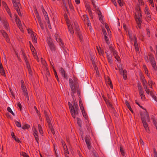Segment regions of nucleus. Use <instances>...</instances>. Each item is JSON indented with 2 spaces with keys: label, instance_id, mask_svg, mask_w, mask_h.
Returning a JSON list of instances; mask_svg holds the SVG:
<instances>
[{
  "label": "nucleus",
  "instance_id": "60",
  "mask_svg": "<svg viewBox=\"0 0 157 157\" xmlns=\"http://www.w3.org/2000/svg\"><path fill=\"white\" fill-rule=\"evenodd\" d=\"M94 57H91V60L92 61V63H93V65L94 66H95V64L94 62Z\"/></svg>",
  "mask_w": 157,
  "mask_h": 157
},
{
  "label": "nucleus",
  "instance_id": "20",
  "mask_svg": "<svg viewBox=\"0 0 157 157\" xmlns=\"http://www.w3.org/2000/svg\"><path fill=\"white\" fill-rule=\"evenodd\" d=\"M139 90L140 95L141 98V99L143 100H144L145 99V97L141 87L139 86Z\"/></svg>",
  "mask_w": 157,
  "mask_h": 157
},
{
  "label": "nucleus",
  "instance_id": "22",
  "mask_svg": "<svg viewBox=\"0 0 157 157\" xmlns=\"http://www.w3.org/2000/svg\"><path fill=\"white\" fill-rule=\"evenodd\" d=\"M35 13L36 14V17L38 19L39 23L40 24V26L41 28L42 29H44V27L43 24L41 23V22L40 17L39 16V15L38 13V12H37V11L36 10V11Z\"/></svg>",
  "mask_w": 157,
  "mask_h": 157
},
{
  "label": "nucleus",
  "instance_id": "64",
  "mask_svg": "<svg viewBox=\"0 0 157 157\" xmlns=\"http://www.w3.org/2000/svg\"><path fill=\"white\" fill-rule=\"evenodd\" d=\"M153 157H157V153L155 151H154V155Z\"/></svg>",
  "mask_w": 157,
  "mask_h": 157
},
{
  "label": "nucleus",
  "instance_id": "51",
  "mask_svg": "<svg viewBox=\"0 0 157 157\" xmlns=\"http://www.w3.org/2000/svg\"><path fill=\"white\" fill-rule=\"evenodd\" d=\"M117 2L121 6H123V4L121 0H117Z\"/></svg>",
  "mask_w": 157,
  "mask_h": 157
},
{
  "label": "nucleus",
  "instance_id": "33",
  "mask_svg": "<svg viewBox=\"0 0 157 157\" xmlns=\"http://www.w3.org/2000/svg\"><path fill=\"white\" fill-rule=\"evenodd\" d=\"M85 140L86 144L88 148L90 149L91 147V146L90 145V142L89 140H87V139H86Z\"/></svg>",
  "mask_w": 157,
  "mask_h": 157
},
{
  "label": "nucleus",
  "instance_id": "3",
  "mask_svg": "<svg viewBox=\"0 0 157 157\" xmlns=\"http://www.w3.org/2000/svg\"><path fill=\"white\" fill-rule=\"evenodd\" d=\"M48 111L47 113L45 111L44 114L46 116L47 121L49 127V129L48 130V133L54 134L55 132L52 127V125L51 124V120L50 118L49 117L50 113Z\"/></svg>",
  "mask_w": 157,
  "mask_h": 157
},
{
  "label": "nucleus",
  "instance_id": "29",
  "mask_svg": "<svg viewBox=\"0 0 157 157\" xmlns=\"http://www.w3.org/2000/svg\"><path fill=\"white\" fill-rule=\"evenodd\" d=\"M134 45L135 46V48L136 51H139V48L138 46V44L137 43L136 41V37H134Z\"/></svg>",
  "mask_w": 157,
  "mask_h": 157
},
{
  "label": "nucleus",
  "instance_id": "16",
  "mask_svg": "<svg viewBox=\"0 0 157 157\" xmlns=\"http://www.w3.org/2000/svg\"><path fill=\"white\" fill-rule=\"evenodd\" d=\"M33 133L34 136L35 140L37 143H38L39 140L38 132L35 127H33Z\"/></svg>",
  "mask_w": 157,
  "mask_h": 157
},
{
  "label": "nucleus",
  "instance_id": "4",
  "mask_svg": "<svg viewBox=\"0 0 157 157\" xmlns=\"http://www.w3.org/2000/svg\"><path fill=\"white\" fill-rule=\"evenodd\" d=\"M140 115L142 121V118L143 117L145 121L147 122H149L150 121L149 115L147 111L145 109H144L143 111L141 112Z\"/></svg>",
  "mask_w": 157,
  "mask_h": 157
},
{
  "label": "nucleus",
  "instance_id": "49",
  "mask_svg": "<svg viewBox=\"0 0 157 157\" xmlns=\"http://www.w3.org/2000/svg\"><path fill=\"white\" fill-rule=\"evenodd\" d=\"M30 127L29 125H25L24 126L22 127V128L24 130H25V129H28Z\"/></svg>",
  "mask_w": 157,
  "mask_h": 157
},
{
  "label": "nucleus",
  "instance_id": "1",
  "mask_svg": "<svg viewBox=\"0 0 157 157\" xmlns=\"http://www.w3.org/2000/svg\"><path fill=\"white\" fill-rule=\"evenodd\" d=\"M135 16L136 21L138 25V27L139 28H140L141 27L140 24L142 22V15L141 11L139 7H138L136 9Z\"/></svg>",
  "mask_w": 157,
  "mask_h": 157
},
{
  "label": "nucleus",
  "instance_id": "44",
  "mask_svg": "<svg viewBox=\"0 0 157 157\" xmlns=\"http://www.w3.org/2000/svg\"><path fill=\"white\" fill-rule=\"evenodd\" d=\"M144 88H145V91L148 94H150L151 95V91L149 90L147 88V86H146Z\"/></svg>",
  "mask_w": 157,
  "mask_h": 157
},
{
  "label": "nucleus",
  "instance_id": "31",
  "mask_svg": "<svg viewBox=\"0 0 157 157\" xmlns=\"http://www.w3.org/2000/svg\"><path fill=\"white\" fill-rule=\"evenodd\" d=\"M38 130L40 134L42 136H43V131L42 128L40 124L38 125Z\"/></svg>",
  "mask_w": 157,
  "mask_h": 157
},
{
  "label": "nucleus",
  "instance_id": "54",
  "mask_svg": "<svg viewBox=\"0 0 157 157\" xmlns=\"http://www.w3.org/2000/svg\"><path fill=\"white\" fill-rule=\"evenodd\" d=\"M86 8L88 10L89 12H91L90 9V6L87 5H86Z\"/></svg>",
  "mask_w": 157,
  "mask_h": 157
},
{
  "label": "nucleus",
  "instance_id": "13",
  "mask_svg": "<svg viewBox=\"0 0 157 157\" xmlns=\"http://www.w3.org/2000/svg\"><path fill=\"white\" fill-rule=\"evenodd\" d=\"M13 4L15 9L17 12L18 14L19 15V16H21V13L20 12V11L19 10V6L20 5V3H19V2H18L17 1H14L13 2Z\"/></svg>",
  "mask_w": 157,
  "mask_h": 157
},
{
  "label": "nucleus",
  "instance_id": "23",
  "mask_svg": "<svg viewBox=\"0 0 157 157\" xmlns=\"http://www.w3.org/2000/svg\"><path fill=\"white\" fill-rule=\"evenodd\" d=\"M146 121H145L144 118H142V123L143 126L147 132H148L149 131V128L148 127L147 124V123Z\"/></svg>",
  "mask_w": 157,
  "mask_h": 157
},
{
  "label": "nucleus",
  "instance_id": "30",
  "mask_svg": "<svg viewBox=\"0 0 157 157\" xmlns=\"http://www.w3.org/2000/svg\"><path fill=\"white\" fill-rule=\"evenodd\" d=\"M3 23L5 28L6 29H8V24L7 22V21L5 20H4L3 21Z\"/></svg>",
  "mask_w": 157,
  "mask_h": 157
},
{
  "label": "nucleus",
  "instance_id": "36",
  "mask_svg": "<svg viewBox=\"0 0 157 157\" xmlns=\"http://www.w3.org/2000/svg\"><path fill=\"white\" fill-rule=\"evenodd\" d=\"M20 155L23 157H29V155L25 152H21L20 153Z\"/></svg>",
  "mask_w": 157,
  "mask_h": 157
},
{
  "label": "nucleus",
  "instance_id": "55",
  "mask_svg": "<svg viewBox=\"0 0 157 157\" xmlns=\"http://www.w3.org/2000/svg\"><path fill=\"white\" fill-rule=\"evenodd\" d=\"M63 2V3L65 4L66 6V3L67 2L69 1L70 0H62Z\"/></svg>",
  "mask_w": 157,
  "mask_h": 157
},
{
  "label": "nucleus",
  "instance_id": "21",
  "mask_svg": "<svg viewBox=\"0 0 157 157\" xmlns=\"http://www.w3.org/2000/svg\"><path fill=\"white\" fill-rule=\"evenodd\" d=\"M2 4L4 6L5 10H6L7 12L8 13V14L9 15L10 17H12V16L11 13L10 12V10L7 6L6 3L4 2H2Z\"/></svg>",
  "mask_w": 157,
  "mask_h": 157
},
{
  "label": "nucleus",
  "instance_id": "2",
  "mask_svg": "<svg viewBox=\"0 0 157 157\" xmlns=\"http://www.w3.org/2000/svg\"><path fill=\"white\" fill-rule=\"evenodd\" d=\"M69 105L71 115L74 118H75L76 115L78 113V104L77 103L75 102L74 106H73L69 102Z\"/></svg>",
  "mask_w": 157,
  "mask_h": 157
},
{
  "label": "nucleus",
  "instance_id": "63",
  "mask_svg": "<svg viewBox=\"0 0 157 157\" xmlns=\"http://www.w3.org/2000/svg\"><path fill=\"white\" fill-rule=\"evenodd\" d=\"M56 40L58 42H61V40L59 38H56Z\"/></svg>",
  "mask_w": 157,
  "mask_h": 157
},
{
  "label": "nucleus",
  "instance_id": "18",
  "mask_svg": "<svg viewBox=\"0 0 157 157\" xmlns=\"http://www.w3.org/2000/svg\"><path fill=\"white\" fill-rule=\"evenodd\" d=\"M120 74L123 75L124 79L126 80L127 78V72L125 70H123L122 68L120 69Z\"/></svg>",
  "mask_w": 157,
  "mask_h": 157
},
{
  "label": "nucleus",
  "instance_id": "10",
  "mask_svg": "<svg viewBox=\"0 0 157 157\" xmlns=\"http://www.w3.org/2000/svg\"><path fill=\"white\" fill-rule=\"evenodd\" d=\"M23 82H24L22 80L21 81V89L22 90L23 94L27 98V100H29V98L28 94L27 92V90L25 86H24L23 84Z\"/></svg>",
  "mask_w": 157,
  "mask_h": 157
},
{
  "label": "nucleus",
  "instance_id": "48",
  "mask_svg": "<svg viewBox=\"0 0 157 157\" xmlns=\"http://www.w3.org/2000/svg\"><path fill=\"white\" fill-rule=\"evenodd\" d=\"M15 124H16V126L18 127H21V124L18 121H16L15 122Z\"/></svg>",
  "mask_w": 157,
  "mask_h": 157
},
{
  "label": "nucleus",
  "instance_id": "47",
  "mask_svg": "<svg viewBox=\"0 0 157 157\" xmlns=\"http://www.w3.org/2000/svg\"><path fill=\"white\" fill-rule=\"evenodd\" d=\"M17 107L18 108L20 109V110H21V105L20 103V102H17Z\"/></svg>",
  "mask_w": 157,
  "mask_h": 157
},
{
  "label": "nucleus",
  "instance_id": "6",
  "mask_svg": "<svg viewBox=\"0 0 157 157\" xmlns=\"http://www.w3.org/2000/svg\"><path fill=\"white\" fill-rule=\"evenodd\" d=\"M15 19L17 23V25L22 32L24 31V29H25V27L24 24H21V21L17 17L16 15H15Z\"/></svg>",
  "mask_w": 157,
  "mask_h": 157
},
{
  "label": "nucleus",
  "instance_id": "27",
  "mask_svg": "<svg viewBox=\"0 0 157 157\" xmlns=\"http://www.w3.org/2000/svg\"><path fill=\"white\" fill-rule=\"evenodd\" d=\"M106 82L107 85H109V86L111 88H113L112 84L110 80V79L109 78H108V79L107 80H106Z\"/></svg>",
  "mask_w": 157,
  "mask_h": 157
},
{
  "label": "nucleus",
  "instance_id": "8",
  "mask_svg": "<svg viewBox=\"0 0 157 157\" xmlns=\"http://www.w3.org/2000/svg\"><path fill=\"white\" fill-rule=\"evenodd\" d=\"M79 105L80 107V109L81 110V112L82 113V114L83 117L86 119L87 120L88 118V116L87 114L85 112L84 108L82 102V101L80 99L79 100Z\"/></svg>",
  "mask_w": 157,
  "mask_h": 157
},
{
  "label": "nucleus",
  "instance_id": "7",
  "mask_svg": "<svg viewBox=\"0 0 157 157\" xmlns=\"http://www.w3.org/2000/svg\"><path fill=\"white\" fill-rule=\"evenodd\" d=\"M70 86L72 92L74 94L76 92V90H77V86L75 83V82H74L71 79H69Z\"/></svg>",
  "mask_w": 157,
  "mask_h": 157
},
{
  "label": "nucleus",
  "instance_id": "53",
  "mask_svg": "<svg viewBox=\"0 0 157 157\" xmlns=\"http://www.w3.org/2000/svg\"><path fill=\"white\" fill-rule=\"evenodd\" d=\"M18 143H20L21 141L19 140V138L17 137H15L14 139Z\"/></svg>",
  "mask_w": 157,
  "mask_h": 157
},
{
  "label": "nucleus",
  "instance_id": "28",
  "mask_svg": "<svg viewBox=\"0 0 157 157\" xmlns=\"http://www.w3.org/2000/svg\"><path fill=\"white\" fill-rule=\"evenodd\" d=\"M105 28H106L107 30V32L108 33V35L109 37H110V36L111 35V33L109 28L107 24L106 23H105Z\"/></svg>",
  "mask_w": 157,
  "mask_h": 157
},
{
  "label": "nucleus",
  "instance_id": "26",
  "mask_svg": "<svg viewBox=\"0 0 157 157\" xmlns=\"http://www.w3.org/2000/svg\"><path fill=\"white\" fill-rule=\"evenodd\" d=\"M106 54L107 55V57L108 60L109 62L110 63L112 64V59L111 56L109 55H108V52H106Z\"/></svg>",
  "mask_w": 157,
  "mask_h": 157
},
{
  "label": "nucleus",
  "instance_id": "45",
  "mask_svg": "<svg viewBox=\"0 0 157 157\" xmlns=\"http://www.w3.org/2000/svg\"><path fill=\"white\" fill-rule=\"evenodd\" d=\"M142 81L143 82V85L144 87H145L146 86H147L146 85V84L147 83V82L146 80L144 78L143 79H142Z\"/></svg>",
  "mask_w": 157,
  "mask_h": 157
},
{
  "label": "nucleus",
  "instance_id": "61",
  "mask_svg": "<svg viewBox=\"0 0 157 157\" xmlns=\"http://www.w3.org/2000/svg\"><path fill=\"white\" fill-rule=\"evenodd\" d=\"M41 62H42L43 63V64H44V65L45 66H46V64L45 63V61H44L43 59L42 58H41Z\"/></svg>",
  "mask_w": 157,
  "mask_h": 157
},
{
  "label": "nucleus",
  "instance_id": "14",
  "mask_svg": "<svg viewBox=\"0 0 157 157\" xmlns=\"http://www.w3.org/2000/svg\"><path fill=\"white\" fill-rule=\"evenodd\" d=\"M47 43L51 50L52 52L54 51L55 50L54 46L52 43V40L50 38L48 39Z\"/></svg>",
  "mask_w": 157,
  "mask_h": 157
},
{
  "label": "nucleus",
  "instance_id": "52",
  "mask_svg": "<svg viewBox=\"0 0 157 157\" xmlns=\"http://www.w3.org/2000/svg\"><path fill=\"white\" fill-rule=\"evenodd\" d=\"M120 151L121 153V154H122V155H124V152L123 150V148H122L121 147H120Z\"/></svg>",
  "mask_w": 157,
  "mask_h": 157
},
{
  "label": "nucleus",
  "instance_id": "43",
  "mask_svg": "<svg viewBox=\"0 0 157 157\" xmlns=\"http://www.w3.org/2000/svg\"><path fill=\"white\" fill-rule=\"evenodd\" d=\"M53 68H54L53 67ZM54 69V74H55V76L56 78L57 79V81H59V79L57 74V72L54 69Z\"/></svg>",
  "mask_w": 157,
  "mask_h": 157
},
{
  "label": "nucleus",
  "instance_id": "39",
  "mask_svg": "<svg viewBox=\"0 0 157 157\" xmlns=\"http://www.w3.org/2000/svg\"><path fill=\"white\" fill-rule=\"evenodd\" d=\"M67 2L68 3V5L69 6L70 8L72 10H73V5L72 4H71L70 0L69 1Z\"/></svg>",
  "mask_w": 157,
  "mask_h": 157
},
{
  "label": "nucleus",
  "instance_id": "40",
  "mask_svg": "<svg viewBox=\"0 0 157 157\" xmlns=\"http://www.w3.org/2000/svg\"><path fill=\"white\" fill-rule=\"evenodd\" d=\"M7 109L8 111L10 112L13 116H14L15 114L13 112L11 109L9 107H8L7 108Z\"/></svg>",
  "mask_w": 157,
  "mask_h": 157
},
{
  "label": "nucleus",
  "instance_id": "34",
  "mask_svg": "<svg viewBox=\"0 0 157 157\" xmlns=\"http://www.w3.org/2000/svg\"><path fill=\"white\" fill-rule=\"evenodd\" d=\"M63 150L65 154H68V151L67 147L65 144H64V145L63 146Z\"/></svg>",
  "mask_w": 157,
  "mask_h": 157
},
{
  "label": "nucleus",
  "instance_id": "25",
  "mask_svg": "<svg viewBox=\"0 0 157 157\" xmlns=\"http://www.w3.org/2000/svg\"><path fill=\"white\" fill-rule=\"evenodd\" d=\"M103 33L104 35V36L105 37V40L106 42V43L107 44H109V38L107 37V34L106 32V31L105 30H103Z\"/></svg>",
  "mask_w": 157,
  "mask_h": 157
},
{
  "label": "nucleus",
  "instance_id": "37",
  "mask_svg": "<svg viewBox=\"0 0 157 157\" xmlns=\"http://www.w3.org/2000/svg\"><path fill=\"white\" fill-rule=\"evenodd\" d=\"M148 83L149 86L151 88H152V85H153L154 84V82L151 80H149L148 82Z\"/></svg>",
  "mask_w": 157,
  "mask_h": 157
},
{
  "label": "nucleus",
  "instance_id": "41",
  "mask_svg": "<svg viewBox=\"0 0 157 157\" xmlns=\"http://www.w3.org/2000/svg\"><path fill=\"white\" fill-rule=\"evenodd\" d=\"M0 72L2 75L5 76V73L3 68L0 69Z\"/></svg>",
  "mask_w": 157,
  "mask_h": 157
},
{
  "label": "nucleus",
  "instance_id": "5",
  "mask_svg": "<svg viewBox=\"0 0 157 157\" xmlns=\"http://www.w3.org/2000/svg\"><path fill=\"white\" fill-rule=\"evenodd\" d=\"M66 22L68 27V30L71 34H73L74 33L73 28H75L77 29L78 28V25L76 22H74V25H73V27L72 25L70 24L69 22L67 19L66 20Z\"/></svg>",
  "mask_w": 157,
  "mask_h": 157
},
{
  "label": "nucleus",
  "instance_id": "19",
  "mask_svg": "<svg viewBox=\"0 0 157 157\" xmlns=\"http://www.w3.org/2000/svg\"><path fill=\"white\" fill-rule=\"evenodd\" d=\"M144 12L145 14H146L147 17V20L149 21L151 20V17H150V14L149 12L148 8L147 6H146Z\"/></svg>",
  "mask_w": 157,
  "mask_h": 157
},
{
  "label": "nucleus",
  "instance_id": "57",
  "mask_svg": "<svg viewBox=\"0 0 157 157\" xmlns=\"http://www.w3.org/2000/svg\"><path fill=\"white\" fill-rule=\"evenodd\" d=\"M75 2L77 4H78L80 3V0H74Z\"/></svg>",
  "mask_w": 157,
  "mask_h": 157
},
{
  "label": "nucleus",
  "instance_id": "38",
  "mask_svg": "<svg viewBox=\"0 0 157 157\" xmlns=\"http://www.w3.org/2000/svg\"><path fill=\"white\" fill-rule=\"evenodd\" d=\"M1 33L5 38L6 37L8 36L7 33L5 32L3 30H1Z\"/></svg>",
  "mask_w": 157,
  "mask_h": 157
},
{
  "label": "nucleus",
  "instance_id": "59",
  "mask_svg": "<svg viewBox=\"0 0 157 157\" xmlns=\"http://www.w3.org/2000/svg\"><path fill=\"white\" fill-rule=\"evenodd\" d=\"M125 103L126 105L128 107L129 106H130L128 102V101H125Z\"/></svg>",
  "mask_w": 157,
  "mask_h": 157
},
{
  "label": "nucleus",
  "instance_id": "12",
  "mask_svg": "<svg viewBox=\"0 0 157 157\" xmlns=\"http://www.w3.org/2000/svg\"><path fill=\"white\" fill-rule=\"evenodd\" d=\"M149 59L153 69L155 70L156 69V66L153 56L151 54H150L149 55Z\"/></svg>",
  "mask_w": 157,
  "mask_h": 157
},
{
  "label": "nucleus",
  "instance_id": "58",
  "mask_svg": "<svg viewBox=\"0 0 157 157\" xmlns=\"http://www.w3.org/2000/svg\"><path fill=\"white\" fill-rule=\"evenodd\" d=\"M47 20H48L47 22H48V27H49V29H51L52 28H51V25H50V22H49V19Z\"/></svg>",
  "mask_w": 157,
  "mask_h": 157
},
{
  "label": "nucleus",
  "instance_id": "17",
  "mask_svg": "<svg viewBox=\"0 0 157 157\" xmlns=\"http://www.w3.org/2000/svg\"><path fill=\"white\" fill-rule=\"evenodd\" d=\"M110 49L111 50L112 53H113V55L115 58L116 59L117 61L119 62L120 60V58L117 55L116 51L114 50L113 48L112 47H110Z\"/></svg>",
  "mask_w": 157,
  "mask_h": 157
},
{
  "label": "nucleus",
  "instance_id": "9",
  "mask_svg": "<svg viewBox=\"0 0 157 157\" xmlns=\"http://www.w3.org/2000/svg\"><path fill=\"white\" fill-rule=\"evenodd\" d=\"M28 32L29 34L32 38V41L34 44H36L37 43V39L36 36V34L32 31L31 29H28Z\"/></svg>",
  "mask_w": 157,
  "mask_h": 157
},
{
  "label": "nucleus",
  "instance_id": "46",
  "mask_svg": "<svg viewBox=\"0 0 157 157\" xmlns=\"http://www.w3.org/2000/svg\"><path fill=\"white\" fill-rule=\"evenodd\" d=\"M46 77H48V76H49L50 75V74L49 72V71L48 70L47 68L46 67Z\"/></svg>",
  "mask_w": 157,
  "mask_h": 157
},
{
  "label": "nucleus",
  "instance_id": "11",
  "mask_svg": "<svg viewBox=\"0 0 157 157\" xmlns=\"http://www.w3.org/2000/svg\"><path fill=\"white\" fill-rule=\"evenodd\" d=\"M29 43L30 44V48L31 49V50L32 51V54L33 55V56L34 57V58L36 59L39 62V60L38 59V58L37 56V55L36 54V51L34 48V47L33 46V45H32L31 44V43L30 41L29 42Z\"/></svg>",
  "mask_w": 157,
  "mask_h": 157
},
{
  "label": "nucleus",
  "instance_id": "56",
  "mask_svg": "<svg viewBox=\"0 0 157 157\" xmlns=\"http://www.w3.org/2000/svg\"><path fill=\"white\" fill-rule=\"evenodd\" d=\"M140 78L141 79V80L143 79L144 78V75L142 73H140Z\"/></svg>",
  "mask_w": 157,
  "mask_h": 157
},
{
  "label": "nucleus",
  "instance_id": "62",
  "mask_svg": "<svg viewBox=\"0 0 157 157\" xmlns=\"http://www.w3.org/2000/svg\"><path fill=\"white\" fill-rule=\"evenodd\" d=\"M98 14L99 15V19L100 20H101V21H103V20L102 19V17L101 15V14H99V13H98Z\"/></svg>",
  "mask_w": 157,
  "mask_h": 157
},
{
  "label": "nucleus",
  "instance_id": "35",
  "mask_svg": "<svg viewBox=\"0 0 157 157\" xmlns=\"http://www.w3.org/2000/svg\"><path fill=\"white\" fill-rule=\"evenodd\" d=\"M144 68L145 71V72L146 74L147 75V76H148L149 78V74L148 73V71L145 65L144 66Z\"/></svg>",
  "mask_w": 157,
  "mask_h": 157
},
{
  "label": "nucleus",
  "instance_id": "15",
  "mask_svg": "<svg viewBox=\"0 0 157 157\" xmlns=\"http://www.w3.org/2000/svg\"><path fill=\"white\" fill-rule=\"evenodd\" d=\"M24 59L26 64L27 67L28 68L29 74L32 75V71L29 63L28 62L27 58L25 55H24Z\"/></svg>",
  "mask_w": 157,
  "mask_h": 157
},
{
  "label": "nucleus",
  "instance_id": "50",
  "mask_svg": "<svg viewBox=\"0 0 157 157\" xmlns=\"http://www.w3.org/2000/svg\"><path fill=\"white\" fill-rule=\"evenodd\" d=\"M139 5L140 6H142L144 4V2L143 0H138Z\"/></svg>",
  "mask_w": 157,
  "mask_h": 157
},
{
  "label": "nucleus",
  "instance_id": "42",
  "mask_svg": "<svg viewBox=\"0 0 157 157\" xmlns=\"http://www.w3.org/2000/svg\"><path fill=\"white\" fill-rule=\"evenodd\" d=\"M77 122L78 125L81 127L82 123V121L79 118H77Z\"/></svg>",
  "mask_w": 157,
  "mask_h": 157
},
{
  "label": "nucleus",
  "instance_id": "24",
  "mask_svg": "<svg viewBox=\"0 0 157 157\" xmlns=\"http://www.w3.org/2000/svg\"><path fill=\"white\" fill-rule=\"evenodd\" d=\"M59 72L61 74L62 77L64 78H66L67 77V76L65 74V71L62 68H60L59 69Z\"/></svg>",
  "mask_w": 157,
  "mask_h": 157
},
{
  "label": "nucleus",
  "instance_id": "32",
  "mask_svg": "<svg viewBox=\"0 0 157 157\" xmlns=\"http://www.w3.org/2000/svg\"><path fill=\"white\" fill-rule=\"evenodd\" d=\"M42 12L44 15L45 18L46 20H48L49 19L48 17V16L47 13V12L45 11L44 9H43L42 10Z\"/></svg>",
  "mask_w": 157,
  "mask_h": 157
}]
</instances>
